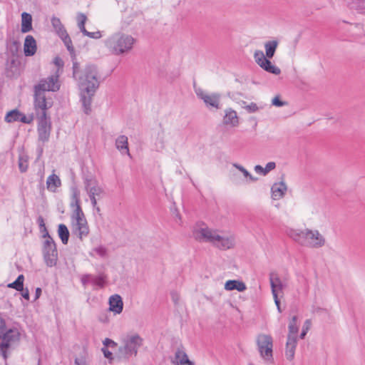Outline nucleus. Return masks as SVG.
Returning <instances> with one entry per match:
<instances>
[{
	"label": "nucleus",
	"instance_id": "nucleus-51",
	"mask_svg": "<svg viewBox=\"0 0 365 365\" xmlns=\"http://www.w3.org/2000/svg\"><path fill=\"white\" fill-rule=\"evenodd\" d=\"M103 344L105 346H115L116 345V344L111 339H106L104 341H103Z\"/></svg>",
	"mask_w": 365,
	"mask_h": 365
},
{
	"label": "nucleus",
	"instance_id": "nucleus-17",
	"mask_svg": "<svg viewBox=\"0 0 365 365\" xmlns=\"http://www.w3.org/2000/svg\"><path fill=\"white\" fill-rule=\"evenodd\" d=\"M123 303L122 298L118 294H114L109 298V310L115 314H118L122 312Z\"/></svg>",
	"mask_w": 365,
	"mask_h": 365
},
{
	"label": "nucleus",
	"instance_id": "nucleus-24",
	"mask_svg": "<svg viewBox=\"0 0 365 365\" xmlns=\"http://www.w3.org/2000/svg\"><path fill=\"white\" fill-rule=\"evenodd\" d=\"M32 16L30 14L23 12L21 14V28L22 33H27L32 30Z\"/></svg>",
	"mask_w": 365,
	"mask_h": 365
},
{
	"label": "nucleus",
	"instance_id": "nucleus-2",
	"mask_svg": "<svg viewBox=\"0 0 365 365\" xmlns=\"http://www.w3.org/2000/svg\"><path fill=\"white\" fill-rule=\"evenodd\" d=\"M192 235L198 241L211 243L223 250L235 249L237 244L235 235H222L218 230L210 229L202 222L196 223Z\"/></svg>",
	"mask_w": 365,
	"mask_h": 365
},
{
	"label": "nucleus",
	"instance_id": "nucleus-3",
	"mask_svg": "<svg viewBox=\"0 0 365 365\" xmlns=\"http://www.w3.org/2000/svg\"><path fill=\"white\" fill-rule=\"evenodd\" d=\"M286 233L298 244L311 248L319 249L326 243L325 237L317 230L288 228Z\"/></svg>",
	"mask_w": 365,
	"mask_h": 365
},
{
	"label": "nucleus",
	"instance_id": "nucleus-34",
	"mask_svg": "<svg viewBox=\"0 0 365 365\" xmlns=\"http://www.w3.org/2000/svg\"><path fill=\"white\" fill-rule=\"evenodd\" d=\"M78 27L82 33L86 32L85 24L87 21V17L84 14L80 13L77 15Z\"/></svg>",
	"mask_w": 365,
	"mask_h": 365
},
{
	"label": "nucleus",
	"instance_id": "nucleus-36",
	"mask_svg": "<svg viewBox=\"0 0 365 365\" xmlns=\"http://www.w3.org/2000/svg\"><path fill=\"white\" fill-rule=\"evenodd\" d=\"M289 335H291L292 336L297 338V334L298 333V327L297 326L296 317H293V318L292 319V321L290 322L289 325Z\"/></svg>",
	"mask_w": 365,
	"mask_h": 365
},
{
	"label": "nucleus",
	"instance_id": "nucleus-33",
	"mask_svg": "<svg viewBox=\"0 0 365 365\" xmlns=\"http://www.w3.org/2000/svg\"><path fill=\"white\" fill-rule=\"evenodd\" d=\"M44 260L46 264L49 267L56 265L57 262V252H45Z\"/></svg>",
	"mask_w": 365,
	"mask_h": 365
},
{
	"label": "nucleus",
	"instance_id": "nucleus-40",
	"mask_svg": "<svg viewBox=\"0 0 365 365\" xmlns=\"http://www.w3.org/2000/svg\"><path fill=\"white\" fill-rule=\"evenodd\" d=\"M53 63L56 66L55 74H58L59 76L64 65L63 61L60 57L56 56L54 58Z\"/></svg>",
	"mask_w": 365,
	"mask_h": 365
},
{
	"label": "nucleus",
	"instance_id": "nucleus-28",
	"mask_svg": "<svg viewBox=\"0 0 365 365\" xmlns=\"http://www.w3.org/2000/svg\"><path fill=\"white\" fill-rule=\"evenodd\" d=\"M51 24L59 37L65 35L67 33L61 20L57 17H53L51 19Z\"/></svg>",
	"mask_w": 365,
	"mask_h": 365
},
{
	"label": "nucleus",
	"instance_id": "nucleus-21",
	"mask_svg": "<svg viewBox=\"0 0 365 365\" xmlns=\"http://www.w3.org/2000/svg\"><path fill=\"white\" fill-rule=\"evenodd\" d=\"M297 345V338L288 335L286 344L285 356L288 360H292L294 357L295 349Z\"/></svg>",
	"mask_w": 365,
	"mask_h": 365
},
{
	"label": "nucleus",
	"instance_id": "nucleus-13",
	"mask_svg": "<svg viewBox=\"0 0 365 365\" xmlns=\"http://www.w3.org/2000/svg\"><path fill=\"white\" fill-rule=\"evenodd\" d=\"M51 132V123L45 114L38 116V138L42 141L48 139Z\"/></svg>",
	"mask_w": 365,
	"mask_h": 365
},
{
	"label": "nucleus",
	"instance_id": "nucleus-1",
	"mask_svg": "<svg viewBox=\"0 0 365 365\" xmlns=\"http://www.w3.org/2000/svg\"><path fill=\"white\" fill-rule=\"evenodd\" d=\"M73 76L78 81L80 101L83 111L88 114L91 111L93 96L100 84L97 68L93 65H88L81 70L79 63L73 61Z\"/></svg>",
	"mask_w": 365,
	"mask_h": 365
},
{
	"label": "nucleus",
	"instance_id": "nucleus-18",
	"mask_svg": "<svg viewBox=\"0 0 365 365\" xmlns=\"http://www.w3.org/2000/svg\"><path fill=\"white\" fill-rule=\"evenodd\" d=\"M36 49L37 46L35 38L31 35L26 36L24 43V52L25 56H34L36 52Z\"/></svg>",
	"mask_w": 365,
	"mask_h": 365
},
{
	"label": "nucleus",
	"instance_id": "nucleus-53",
	"mask_svg": "<svg viewBox=\"0 0 365 365\" xmlns=\"http://www.w3.org/2000/svg\"><path fill=\"white\" fill-rule=\"evenodd\" d=\"M41 294V288H36V295H35V300L38 299L39 297Z\"/></svg>",
	"mask_w": 365,
	"mask_h": 365
},
{
	"label": "nucleus",
	"instance_id": "nucleus-30",
	"mask_svg": "<svg viewBox=\"0 0 365 365\" xmlns=\"http://www.w3.org/2000/svg\"><path fill=\"white\" fill-rule=\"evenodd\" d=\"M277 45V41H269L264 43L267 58H272L274 56Z\"/></svg>",
	"mask_w": 365,
	"mask_h": 365
},
{
	"label": "nucleus",
	"instance_id": "nucleus-5",
	"mask_svg": "<svg viewBox=\"0 0 365 365\" xmlns=\"http://www.w3.org/2000/svg\"><path fill=\"white\" fill-rule=\"evenodd\" d=\"M134 38L120 32H116L104 41L106 48L113 54L120 55L128 51L133 46Z\"/></svg>",
	"mask_w": 365,
	"mask_h": 365
},
{
	"label": "nucleus",
	"instance_id": "nucleus-26",
	"mask_svg": "<svg viewBox=\"0 0 365 365\" xmlns=\"http://www.w3.org/2000/svg\"><path fill=\"white\" fill-rule=\"evenodd\" d=\"M225 289L228 291L237 290L243 292L247 289L245 284L239 280H228L225 284Z\"/></svg>",
	"mask_w": 365,
	"mask_h": 365
},
{
	"label": "nucleus",
	"instance_id": "nucleus-6",
	"mask_svg": "<svg viewBox=\"0 0 365 365\" xmlns=\"http://www.w3.org/2000/svg\"><path fill=\"white\" fill-rule=\"evenodd\" d=\"M72 231L81 239L89 233V227L83 210L73 211L71 215Z\"/></svg>",
	"mask_w": 365,
	"mask_h": 365
},
{
	"label": "nucleus",
	"instance_id": "nucleus-20",
	"mask_svg": "<svg viewBox=\"0 0 365 365\" xmlns=\"http://www.w3.org/2000/svg\"><path fill=\"white\" fill-rule=\"evenodd\" d=\"M223 123L232 127L237 126L239 124V120L237 112L232 109L226 110L223 118Z\"/></svg>",
	"mask_w": 365,
	"mask_h": 365
},
{
	"label": "nucleus",
	"instance_id": "nucleus-45",
	"mask_svg": "<svg viewBox=\"0 0 365 365\" xmlns=\"http://www.w3.org/2000/svg\"><path fill=\"white\" fill-rule=\"evenodd\" d=\"M246 109L250 113H254L258 110V106H257L256 103H252L246 106Z\"/></svg>",
	"mask_w": 365,
	"mask_h": 365
},
{
	"label": "nucleus",
	"instance_id": "nucleus-4",
	"mask_svg": "<svg viewBox=\"0 0 365 365\" xmlns=\"http://www.w3.org/2000/svg\"><path fill=\"white\" fill-rule=\"evenodd\" d=\"M83 182L84 190L89 197L92 207L99 212L101 209L98 206V200H100L106 195L104 185L93 174L84 175L83 177Z\"/></svg>",
	"mask_w": 365,
	"mask_h": 365
},
{
	"label": "nucleus",
	"instance_id": "nucleus-29",
	"mask_svg": "<svg viewBox=\"0 0 365 365\" xmlns=\"http://www.w3.org/2000/svg\"><path fill=\"white\" fill-rule=\"evenodd\" d=\"M58 235L63 244L66 245L69 238V230L64 224H60L58 227Z\"/></svg>",
	"mask_w": 365,
	"mask_h": 365
},
{
	"label": "nucleus",
	"instance_id": "nucleus-31",
	"mask_svg": "<svg viewBox=\"0 0 365 365\" xmlns=\"http://www.w3.org/2000/svg\"><path fill=\"white\" fill-rule=\"evenodd\" d=\"M261 68L264 71L275 75H278L281 73L280 69L276 66L273 65L272 62L268 59V58L264 61V63L261 65Z\"/></svg>",
	"mask_w": 365,
	"mask_h": 365
},
{
	"label": "nucleus",
	"instance_id": "nucleus-27",
	"mask_svg": "<svg viewBox=\"0 0 365 365\" xmlns=\"http://www.w3.org/2000/svg\"><path fill=\"white\" fill-rule=\"evenodd\" d=\"M173 363L176 365H193L192 362L188 359L187 354L181 350L176 351Z\"/></svg>",
	"mask_w": 365,
	"mask_h": 365
},
{
	"label": "nucleus",
	"instance_id": "nucleus-8",
	"mask_svg": "<svg viewBox=\"0 0 365 365\" xmlns=\"http://www.w3.org/2000/svg\"><path fill=\"white\" fill-rule=\"evenodd\" d=\"M257 345L261 357L266 361L273 359V339L269 334H260L257 337Z\"/></svg>",
	"mask_w": 365,
	"mask_h": 365
},
{
	"label": "nucleus",
	"instance_id": "nucleus-37",
	"mask_svg": "<svg viewBox=\"0 0 365 365\" xmlns=\"http://www.w3.org/2000/svg\"><path fill=\"white\" fill-rule=\"evenodd\" d=\"M233 166L239 170L243 175L249 178L250 181H256L257 180V178H254L243 166L239 165L237 163H233Z\"/></svg>",
	"mask_w": 365,
	"mask_h": 365
},
{
	"label": "nucleus",
	"instance_id": "nucleus-23",
	"mask_svg": "<svg viewBox=\"0 0 365 365\" xmlns=\"http://www.w3.org/2000/svg\"><path fill=\"white\" fill-rule=\"evenodd\" d=\"M41 245L44 251H56V243L48 232L41 235Z\"/></svg>",
	"mask_w": 365,
	"mask_h": 365
},
{
	"label": "nucleus",
	"instance_id": "nucleus-9",
	"mask_svg": "<svg viewBox=\"0 0 365 365\" xmlns=\"http://www.w3.org/2000/svg\"><path fill=\"white\" fill-rule=\"evenodd\" d=\"M51 104L46 101L45 92L34 88V108L37 115L45 114Z\"/></svg>",
	"mask_w": 365,
	"mask_h": 365
},
{
	"label": "nucleus",
	"instance_id": "nucleus-47",
	"mask_svg": "<svg viewBox=\"0 0 365 365\" xmlns=\"http://www.w3.org/2000/svg\"><path fill=\"white\" fill-rule=\"evenodd\" d=\"M272 105L277 106V107H281V106H283L284 105H285V102L280 101L278 97L274 98L272 99Z\"/></svg>",
	"mask_w": 365,
	"mask_h": 365
},
{
	"label": "nucleus",
	"instance_id": "nucleus-19",
	"mask_svg": "<svg viewBox=\"0 0 365 365\" xmlns=\"http://www.w3.org/2000/svg\"><path fill=\"white\" fill-rule=\"evenodd\" d=\"M287 190V187L283 181L274 183L271 187L272 199L277 200L282 198Z\"/></svg>",
	"mask_w": 365,
	"mask_h": 365
},
{
	"label": "nucleus",
	"instance_id": "nucleus-46",
	"mask_svg": "<svg viewBox=\"0 0 365 365\" xmlns=\"http://www.w3.org/2000/svg\"><path fill=\"white\" fill-rule=\"evenodd\" d=\"M134 18H135L134 16L132 18H130L129 16H126L125 14L123 16V27H125V28L127 27L130 24V21L134 20Z\"/></svg>",
	"mask_w": 365,
	"mask_h": 365
},
{
	"label": "nucleus",
	"instance_id": "nucleus-12",
	"mask_svg": "<svg viewBox=\"0 0 365 365\" xmlns=\"http://www.w3.org/2000/svg\"><path fill=\"white\" fill-rule=\"evenodd\" d=\"M34 119V115L33 113L26 115L16 109L8 112L5 116V121L7 123L20 121L26 124H30L33 122Z\"/></svg>",
	"mask_w": 365,
	"mask_h": 365
},
{
	"label": "nucleus",
	"instance_id": "nucleus-50",
	"mask_svg": "<svg viewBox=\"0 0 365 365\" xmlns=\"http://www.w3.org/2000/svg\"><path fill=\"white\" fill-rule=\"evenodd\" d=\"M74 365H88L85 359L81 358V359H76L74 361Z\"/></svg>",
	"mask_w": 365,
	"mask_h": 365
},
{
	"label": "nucleus",
	"instance_id": "nucleus-22",
	"mask_svg": "<svg viewBox=\"0 0 365 365\" xmlns=\"http://www.w3.org/2000/svg\"><path fill=\"white\" fill-rule=\"evenodd\" d=\"M61 180L55 173L49 175L46 180V188L48 191L55 192L61 187Z\"/></svg>",
	"mask_w": 365,
	"mask_h": 365
},
{
	"label": "nucleus",
	"instance_id": "nucleus-44",
	"mask_svg": "<svg viewBox=\"0 0 365 365\" xmlns=\"http://www.w3.org/2000/svg\"><path fill=\"white\" fill-rule=\"evenodd\" d=\"M276 167V164L274 162H269L268 163H267L265 168H264V172L266 173V175L271 170H272L273 169H274Z\"/></svg>",
	"mask_w": 365,
	"mask_h": 365
},
{
	"label": "nucleus",
	"instance_id": "nucleus-32",
	"mask_svg": "<svg viewBox=\"0 0 365 365\" xmlns=\"http://www.w3.org/2000/svg\"><path fill=\"white\" fill-rule=\"evenodd\" d=\"M24 275L20 274L14 282L9 284L7 287L9 288L14 289L17 291H24Z\"/></svg>",
	"mask_w": 365,
	"mask_h": 365
},
{
	"label": "nucleus",
	"instance_id": "nucleus-10",
	"mask_svg": "<svg viewBox=\"0 0 365 365\" xmlns=\"http://www.w3.org/2000/svg\"><path fill=\"white\" fill-rule=\"evenodd\" d=\"M58 74H53L47 78L40 81L38 84L35 86V88L42 91H57L60 88V83L58 81Z\"/></svg>",
	"mask_w": 365,
	"mask_h": 365
},
{
	"label": "nucleus",
	"instance_id": "nucleus-25",
	"mask_svg": "<svg viewBox=\"0 0 365 365\" xmlns=\"http://www.w3.org/2000/svg\"><path fill=\"white\" fill-rule=\"evenodd\" d=\"M115 146L121 154L130 155L128 147V138L126 136L120 135L115 140Z\"/></svg>",
	"mask_w": 365,
	"mask_h": 365
},
{
	"label": "nucleus",
	"instance_id": "nucleus-49",
	"mask_svg": "<svg viewBox=\"0 0 365 365\" xmlns=\"http://www.w3.org/2000/svg\"><path fill=\"white\" fill-rule=\"evenodd\" d=\"M102 351L104 354V356L110 360L112 359V356H113V354L108 351L106 348H103L102 349Z\"/></svg>",
	"mask_w": 365,
	"mask_h": 365
},
{
	"label": "nucleus",
	"instance_id": "nucleus-54",
	"mask_svg": "<svg viewBox=\"0 0 365 365\" xmlns=\"http://www.w3.org/2000/svg\"><path fill=\"white\" fill-rule=\"evenodd\" d=\"M175 216H176V217H177V218L178 219V220H179V222H178L179 225H180V223H181V217H180V215L178 213H177Z\"/></svg>",
	"mask_w": 365,
	"mask_h": 365
},
{
	"label": "nucleus",
	"instance_id": "nucleus-52",
	"mask_svg": "<svg viewBox=\"0 0 365 365\" xmlns=\"http://www.w3.org/2000/svg\"><path fill=\"white\" fill-rule=\"evenodd\" d=\"M22 297L26 300L29 299V292L27 289L23 292Z\"/></svg>",
	"mask_w": 365,
	"mask_h": 365
},
{
	"label": "nucleus",
	"instance_id": "nucleus-42",
	"mask_svg": "<svg viewBox=\"0 0 365 365\" xmlns=\"http://www.w3.org/2000/svg\"><path fill=\"white\" fill-rule=\"evenodd\" d=\"M83 34L84 36L94 39H98L102 36L100 31L89 32L86 30V32H84Z\"/></svg>",
	"mask_w": 365,
	"mask_h": 365
},
{
	"label": "nucleus",
	"instance_id": "nucleus-14",
	"mask_svg": "<svg viewBox=\"0 0 365 365\" xmlns=\"http://www.w3.org/2000/svg\"><path fill=\"white\" fill-rule=\"evenodd\" d=\"M81 281L84 287L91 284L94 289L103 287L106 283L105 277L103 275L93 276L91 274H84L82 275Z\"/></svg>",
	"mask_w": 365,
	"mask_h": 365
},
{
	"label": "nucleus",
	"instance_id": "nucleus-11",
	"mask_svg": "<svg viewBox=\"0 0 365 365\" xmlns=\"http://www.w3.org/2000/svg\"><path fill=\"white\" fill-rule=\"evenodd\" d=\"M197 96L203 101L207 107L220 108V95L217 93L207 94L202 88L195 90Z\"/></svg>",
	"mask_w": 365,
	"mask_h": 365
},
{
	"label": "nucleus",
	"instance_id": "nucleus-7",
	"mask_svg": "<svg viewBox=\"0 0 365 365\" xmlns=\"http://www.w3.org/2000/svg\"><path fill=\"white\" fill-rule=\"evenodd\" d=\"M137 332L131 331L125 334L121 339V346L119 348V356L123 359H128L136 353Z\"/></svg>",
	"mask_w": 365,
	"mask_h": 365
},
{
	"label": "nucleus",
	"instance_id": "nucleus-15",
	"mask_svg": "<svg viewBox=\"0 0 365 365\" xmlns=\"http://www.w3.org/2000/svg\"><path fill=\"white\" fill-rule=\"evenodd\" d=\"M70 207L73 211L82 210L81 207V191L76 185L70 187Z\"/></svg>",
	"mask_w": 365,
	"mask_h": 365
},
{
	"label": "nucleus",
	"instance_id": "nucleus-35",
	"mask_svg": "<svg viewBox=\"0 0 365 365\" xmlns=\"http://www.w3.org/2000/svg\"><path fill=\"white\" fill-rule=\"evenodd\" d=\"M63 41L65 46H66L68 51L70 52L71 55H74V48L72 45V41L71 38L69 37L68 33L65 34V35L61 36L60 37Z\"/></svg>",
	"mask_w": 365,
	"mask_h": 365
},
{
	"label": "nucleus",
	"instance_id": "nucleus-43",
	"mask_svg": "<svg viewBox=\"0 0 365 365\" xmlns=\"http://www.w3.org/2000/svg\"><path fill=\"white\" fill-rule=\"evenodd\" d=\"M311 324H312V323H311V321L309 319L306 320V322H304V327H303L302 332L301 334V337L302 338L304 337V336L306 335L307 332L309 329V328L311 327Z\"/></svg>",
	"mask_w": 365,
	"mask_h": 365
},
{
	"label": "nucleus",
	"instance_id": "nucleus-48",
	"mask_svg": "<svg viewBox=\"0 0 365 365\" xmlns=\"http://www.w3.org/2000/svg\"><path fill=\"white\" fill-rule=\"evenodd\" d=\"M255 170L258 174H260V175H266V173H264V168L262 167L259 165H257L255 166Z\"/></svg>",
	"mask_w": 365,
	"mask_h": 365
},
{
	"label": "nucleus",
	"instance_id": "nucleus-38",
	"mask_svg": "<svg viewBox=\"0 0 365 365\" xmlns=\"http://www.w3.org/2000/svg\"><path fill=\"white\" fill-rule=\"evenodd\" d=\"M29 167L28 158L26 155H21L19 159V168L21 172L24 173Z\"/></svg>",
	"mask_w": 365,
	"mask_h": 365
},
{
	"label": "nucleus",
	"instance_id": "nucleus-16",
	"mask_svg": "<svg viewBox=\"0 0 365 365\" xmlns=\"http://www.w3.org/2000/svg\"><path fill=\"white\" fill-rule=\"evenodd\" d=\"M270 284L272 287V292L274 299L275 304L279 307V301L278 296L282 293V284L277 274H271L270 275Z\"/></svg>",
	"mask_w": 365,
	"mask_h": 365
},
{
	"label": "nucleus",
	"instance_id": "nucleus-39",
	"mask_svg": "<svg viewBox=\"0 0 365 365\" xmlns=\"http://www.w3.org/2000/svg\"><path fill=\"white\" fill-rule=\"evenodd\" d=\"M254 58L256 63L261 67V65L264 63V61L267 58L266 56H264L263 51L257 50L254 53Z\"/></svg>",
	"mask_w": 365,
	"mask_h": 365
},
{
	"label": "nucleus",
	"instance_id": "nucleus-41",
	"mask_svg": "<svg viewBox=\"0 0 365 365\" xmlns=\"http://www.w3.org/2000/svg\"><path fill=\"white\" fill-rule=\"evenodd\" d=\"M37 223H38V225L39 226L40 232L41 233V235L46 234V232H48L47 229H46V225H45V222H44V220H43V217L39 216L38 217Z\"/></svg>",
	"mask_w": 365,
	"mask_h": 365
}]
</instances>
